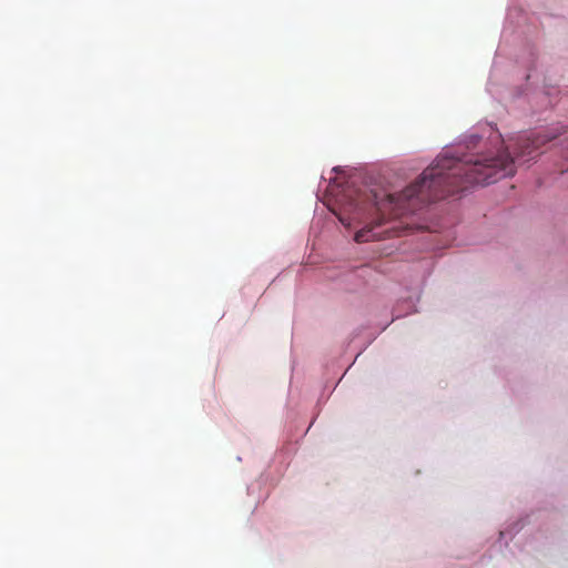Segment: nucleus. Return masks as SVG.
I'll list each match as a JSON object with an SVG mask.
<instances>
[{"label": "nucleus", "instance_id": "1", "mask_svg": "<svg viewBox=\"0 0 568 568\" xmlns=\"http://www.w3.org/2000/svg\"><path fill=\"white\" fill-rule=\"evenodd\" d=\"M555 136L541 134H525L517 139L515 154L506 150L496 154L487 153L475 159L462 160L454 156L440 155L424 170L420 178L398 194H388L376 203L377 211L390 219L414 213L424 204L442 200L448 195L466 190L469 185H485L500 179L511 176L516 172V163L525 162L546 142ZM385 217L363 227L355 233L357 243L394 236V227L378 231L385 224Z\"/></svg>", "mask_w": 568, "mask_h": 568}]
</instances>
